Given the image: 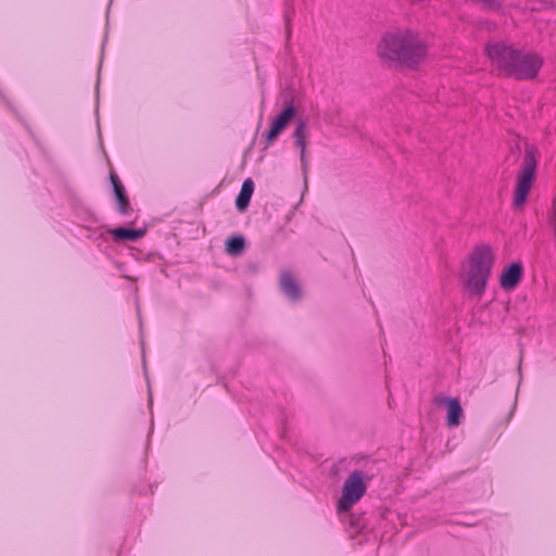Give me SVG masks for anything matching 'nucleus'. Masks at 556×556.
Here are the masks:
<instances>
[{
    "instance_id": "f03ea898",
    "label": "nucleus",
    "mask_w": 556,
    "mask_h": 556,
    "mask_svg": "<svg viewBox=\"0 0 556 556\" xmlns=\"http://www.w3.org/2000/svg\"><path fill=\"white\" fill-rule=\"evenodd\" d=\"M494 264L495 251L492 245L480 243L473 247L457 275L462 288L469 295L481 296L488 288Z\"/></svg>"
},
{
    "instance_id": "2eb2a0df",
    "label": "nucleus",
    "mask_w": 556,
    "mask_h": 556,
    "mask_svg": "<svg viewBox=\"0 0 556 556\" xmlns=\"http://www.w3.org/2000/svg\"><path fill=\"white\" fill-rule=\"evenodd\" d=\"M548 223L551 225V228L553 230L554 238L556 240V194L553 199L549 212H548Z\"/></svg>"
},
{
    "instance_id": "7ed1b4c3",
    "label": "nucleus",
    "mask_w": 556,
    "mask_h": 556,
    "mask_svg": "<svg viewBox=\"0 0 556 556\" xmlns=\"http://www.w3.org/2000/svg\"><path fill=\"white\" fill-rule=\"evenodd\" d=\"M518 49L509 41L493 39L485 43L484 54L492 67L500 74L507 76Z\"/></svg>"
},
{
    "instance_id": "1a4fd4ad",
    "label": "nucleus",
    "mask_w": 556,
    "mask_h": 556,
    "mask_svg": "<svg viewBox=\"0 0 556 556\" xmlns=\"http://www.w3.org/2000/svg\"><path fill=\"white\" fill-rule=\"evenodd\" d=\"M295 114L292 105L287 106L280 114L275 118L270 129L267 132V140L275 139L290 123Z\"/></svg>"
},
{
    "instance_id": "423d86ee",
    "label": "nucleus",
    "mask_w": 556,
    "mask_h": 556,
    "mask_svg": "<svg viewBox=\"0 0 556 556\" xmlns=\"http://www.w3.org/2000/svg\"><path fill=\"white\" fill-rule=\"evenodd\" d=\"M366 484L363 480V472L353 471L345 480L342 495L338 502L337 509L339 513L348 511L356 504L365 494Z\"/></svg>"
},
{
    "instance_id": "9d476101",
    "label": "nucleus",
    "mask_w": 556,
    "mask_h": 556,
    "mask_svg": "<svg viewBox=\"0 0 556 556\" xmlns=\"http://www.w3.org/2000/svg\"><path fill=\"white\" fill-rule=\"evenodd\" d=\"M253 190V181L250 178L245 179L236 200V205L239 211H244L248 207Z\"/></svg>"
},
{
    "instance_id": "f8f14e48",
    "label": "nucleus",
    "mask_w": 556,
    "mask_h": 556,
    "mask_svg": "<svg viewBox=\"0 0 556 556\" xmlns=\"http://www.w3.org/2000/svg\"><path fill=\"white\" fill-rule=\"evenodd\" d=\"M281 289L283 292L292 298L299 295V286L291 274L286 273L281 277Z\"/></svg>"
},
{
    "instance_id": "20e7f679",
    "label": "nucleus",
    "mask_w": 556,
    "mask_h": 556,
    "mask_svg": "<svg viewBox=\"0 0 556 556\" xmlns=\"http://www.w3.org/2000/svg\"><path fill=\"white\" fill-rule=\"evenodd\" d=\"M536 157L532 150L526 152L525 166L517 177L514 189L513 205L517 210L523 208L532 188L536 173Z\"/></svg>"
},
{
    "instance_id": "9b49d317",
    "label": "nucleus",
    "mask_w": 556,
    "mask_h": 556,
    "mask_svg": "<svg viewBox=\"0 0 556 556\" xmlns=\"http://www.w3.org/2000/svg\"><path fill=\"white\" fill-rule=\"evenodd\" d=\"M111 233L116 240L135 241L146 233V229L115 228L111 230Z\"/></svg>"
},
{
    "instance_id": "f257e3e1",
    "label": "nucleus",
    "mask_w": 556,
    "mask_h": 556,
    "mask_svg": "<svg viewBox=\"0 0 556 556\" xmlns=\"http://www.w3.org/2000/svg\"><path fill=\"white\" fill-rule=\"evenodd\" d=\"M376 51L383 63L399 70H416L428 60L427 45L408 28L386 33Z\"/></svg>"
},
{
    "instance_id": "dca6fc26",
    "label": "nucleus",
    "mask_w": 556,
    "mask_h": 556,
    "mask_svg": "<svg viewBox=\"0 0 556 556\" xmlns=\"http://www.w3.org/2000/svg\"><path fill=\"white\" fill-rule=\"evenodd\" d=\"M111 180H112V182H113L115 197H116V199H117L118 203L121 204V210H122V212H125V206H124V203H123V193H122V190H121V188L117 186V184H116L115 178H114V176H113V175L111 176Z\"/></svg>"
},
{
    "instance_id": "0eeeda50",
    "label": "nucleus",
    "mask_w": 556,
    "mask_h": 556,
    "mask_svg": "<svg viewBox=\"0 0 556 556\" xmlns=\"http://www.w3.org/2000/svg\"><path fill=\"white\" fill-rule=\"evenodd\" d=\"M523 275L525 266L521 261L509 262L503 266L497 276L498 286L503 291L511 292L520 285Z\"/></svg>"
},
{
    "instance_id": "4468645a",
    "label": "nucleus",
    "mask_w": 556,
    "mask_h": 556,
    "mask_svg": "<svg viewBox=\"0 0 556 556\" xmlns=\"http://www.w3.org/2000/svg\"><path fill=\"white\" fill-rule=\"evenodd\" d=\"M295 138H296V143L298 146L302 149V152H304V149H305V124L304 123H300L298 126H296V129H295Z\"/></svg>"
},
{
    "instance_id": "6e6552de",
    "label": "nucleus",
    "mask_w": 556,
    "mask_h": 556,
    "mask_svg": "<svg viewBox=\"0 0 556 556\" xmlns=\"http://www.w3.org/2000/svg\"><path fill=\"white\" fill-rule=\"evenodd\" d=\"M433 404L437 406L445 405L447 407V416H446L447 427L454 428L460 424V419L463 416V408L457 399L438 395L433 399Z\"/></svg>"
},
{
    "instance_id": "39448f33",
    "label": "nucleus",
    "mask_w": 556,
    "mask_h": 556,
    "mask_svg": "<svg viewBox=\"0 0 556 556\" xmlns=\"http://www.w3.org/2000/svg\"><path fill=\"white\" fill-rule=\"evenodd\" d=\"M543 66V58L535 52L518 49L507 77L517 80L534 79Z\"/></svg>"
},
{
    "instance_id": "ddd939ff",
    "label": "nucleus",
    "mask_w": 556,
    "mask_h": 556,
    "mask_svg": "<svg viewBox=\"0 0 556 556\" xmlns=\"http://www.w3.org/2000/svg\"><path fill=\"white\" fill-rule=\"evenodd\" d=\"M244 249V239L240 236L231 237L226 242V251L231 255L240 254Z\"/></svg>"
}]
</instances>
